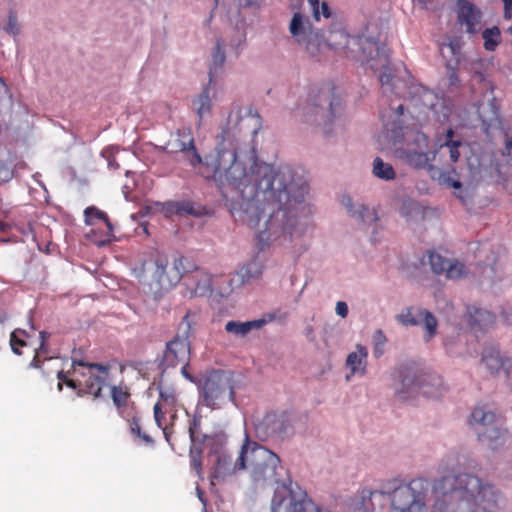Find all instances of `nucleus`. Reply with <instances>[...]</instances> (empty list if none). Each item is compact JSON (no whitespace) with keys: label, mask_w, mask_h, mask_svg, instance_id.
I'll return each mask as SVG.
<instances>
[{"label":"nucleus","mask_w":512,"mask_h":512,"mask_svg":"<svg viewBox=\"0 0 512 512\" xmlns=\"http://www.w3.org/2000/svg\"><path fill=\"white\" fill-rule=\"evenodd\" d=\"M180 207V215L189 214L199 216L200 213L195 209V204L192 201H180V204L175 205Z\"/></svg>","instance_id":"de8ad7c7"},{"label":"nucleus","mask_w":512,"mask_h":512,"mask_svg":"<svg viewBox=\"0 0 512 512\" xmlns=\"http://www.w3.org/2000/svg\"><path fill=\"white\" fill-rule=\"evenodd\" d=\"M198 405L219 410L232 403L236 406L233 378L223 370H211L198 381Z\"/></svg>","instance_id":"1a4fd4ad"},{"label":"nucleus","mask_w":512,"mask_h":512,"mask_svg":"<svg viewBox=\"0 0 512 512\" xmlns=\"http://www.w3.org/2000/svg\"><path fill=\"white\" fill-rule=\"evenodd\" d=\"M422 320L423 328L425 330L424 341L429 342L437 334L438 321L436 317L428 310L423 309L419 311Z\"/></svg>","instance_id":"473e14b6"},{"label":"nucleus","mask_w":512,"mask_h":512,"mask_svg":"<svg viewBox=\"0 0 512 512\" xmlns=\"http://www.w3.org/2000/svg\"><path fill=\"white\" fill-rule=\"evenodd\" d=\"M196 491H197V495H198L199 500L204 505V510H206V499L204 498L203 492L201 491V489L199 487L196 488Z\"/></svg>","instance_id":"680f3d73"},{"label":"nucleus","mask_w":512,"mask_h":512,"mask_svg":"<svg viewBox=\"0 0 512 512\" xmlns=\"http://www.w3.org/2000/svg\"><path fill=\"white\" fill-rule=\"evenodd\" d=\"M208 463L212 466V478L224 480L227 476L247 467V451H249V435L245 434L244 442L238 457L233 460V453L224 435H216L208 441Z\"/></svg>","instance_id":"6e6552de"},{"label":"nucleus","mask_w":512,"mask_h":512,"mask_svg":"<svg viewBox=\"0 0 512 512\" xmlns=\"http://www.w3.org/2000/svg\"><path fill=\"white\" fill-rule=\"evenodd\" d=\"M440 52L446 60H457L462 63V41L457 37L449 38V41L440 45Z\"/></svg>","instance_id":"7c9ffc66"},{"label":"nucleus","mask_w":512,"mask_h":512,"mask_svg":"<svg viewBox=\"0 0 512 512\" xmlns=\"http://www.w3.org/2000/svg\"><path fill=\"white\" fill-rule=\"evenodd\" d=\"M429 264L433 273L441 275L445 273L447 266L450 262L449 259L444 258L438 253L430 252L428 255Z\"/></svg>","instance_id":"c9c22d12"},{"label":"nucleus","mask_w":512,"mask_h":512,"mask_svg":"<svg viewBox=\"0 0 512 512\" xmlns=\"http://www.w3.org/2000/svg\"><path fill=\"white\" fill-rule=\"evenodd\" d=\"M73 372L84 378L79 384L72 379L66 380L69 388L77 390V396L92 395L94 399L101 397V391L107 384L109 366L100 363H88L83 360H72Z\"/></svg>","instance_id":"f8f14e48"},{"label":"nucleus","mask_w":512,"mask_h":512,"mask_svg":"<svg viewBox=\"0 0 512 512\" xmlns=\"http://www.w3.org/2000/svg\"><path fill=\"white\" fill-rule=\"evenodd\" d=\"M258 4V0H239L241 7H253Z\"/></svg>","instance_id":"052dcab7"},{"label":"nucleus","mask_w":512,"mask_h":512,"mask_svg":"<svg viewBox=\"0 0 512 512\" xmlns=\"http://www.w3.org/2000/svg\"><path fill=\"white\" fill-rule=\"evenodd\" d=\"M199 427V420L196 418L193 419L192 423L189 426V436L191 440V447L189 450L190 462L193 469L199 474L202 468V449L200 447L201 439L197 433V429Z\"/></svg>","instance_id":"c85d7f7f"},{"label":"nucleus","mask_w":512,"mask_h":512,"mask_svg":"<svg viewBox=\"0 0 512 512\" xmlns=\"http://www.w3.org/2000/svg\"><path fill=\"white\" fill-rule=\"evenodd\" d=\"M445 275L450 280H460L468 275V269L458 260H450Z\"/></svg>","instance_id":"f704fd0d"},{"label":"nucleus","mask_w":512,"mask_h":512,"mask_svg":"<svg viewBox=\"0 0 512 512\" xmlns=\"http://www.w3.org/2000/svg\"><path fill=\"white\" fill-rule=\"evenodd\" d=\"M49 336H50V333H48L46 331H41L39 333L40 340L45 342V343H46V340L49 338Z\"/></svg>","instance_id":"774afa93"},{"label":"nucleus","mask_w":512,"mask_h":512,"mask_svg":"<svg viewBox=\"0 0 512 512\" xmlns=\"http://www.w3.org/2000/svg\"><path fill=\"white\" fill-rule=\"evenodd\" d=\"M84 217L85 224L89 226L95 225L96 221L104 222L108 229L109 235H112L113 225L110 222L108 215L104 211L98 209L95 206H89L84 210Z\"/></svg>","instance_id":"2f4dec72"},{"label":"nucleus","mask_w":512,"mask_h":512,"mask_svg":"<svg viewBox=\"0 0 512 512\" xmlns=\"http://www.w3.org/2000/svg\"><path fill=\"white\" fill-rule=\"evenodd\" d=\"M482 38L485 50L492 52L501 42V31L498 26L486 28L482 32Z\"/></svg>","instance_id":"72a5a7b5"},{"label":"nucleus","mask_w":512,"mask_h":512,"mask_svg":"<svg viewBox=\"0 0 512 512\" xmlns=\"http://www.w3.org/2000/svg\"><path fill=\"white\" fill-rule=\"evenodd\" d=\"M130 430L133 434H136L138 437H140L142 440H144L146 443L151 444L153 443V439L146 433H143L141 431L139 420L136 418H133L132 423L130 425Z\"/></svg>","instance_id":"49530a36"},{"label":"nucleus","mask_w":512,"mask_h":512,"mask_svg":"<svg viewBox=\"0 0 512 512\" xmlns=\"http://www.w3.org/2000/svg\"><path fill=\"white\" fill-rule=\"evenodd\" d=\"M180 204V201H169L164 203V210L168 214H177L180 215V207H176L175 205Z\"/></svg>","instance_id":"5fc2aeb1"},{"label":"nucleus","mask_w":512,"mask_h":512,"mask_svg":"<svg viewBox=\"0 0 512 512\" xmlns=\"http://www.w3.org/2000/svg\"><path fill=\"white\" fill-rule=\"evenodd\" d=\"M482 12L473 3L467 0H457V19L461 25H465L466 33L475 34Z\"/></svg>","instance_id":"f3484780"},{"label":"nucleus","mask_w":512,"mask_h":512,"mask_svg":"<svg viewBox=\"0 0 512 512\" xmlns=\"http://www.w3.org/2000/svg\"><path fill=\"white\" fill-rule=\"evenodd\" d=\"M13 174L14 170L12 165L0 159V181H9L10 179H12Z\"/></svg>","instance_id":"a18cd8bd"},{"label":"nucleus","mask_w":512,"mask_h":512,"mask_svg":"<svg viewBox=\"0 0 512 512\" xmlns=\"http://www.w3.org/2000/svg\"><path fill=\"white\" fill-rule=\"evenodd\" d=\"M308 3L313 13V17L317 21L320 20V16H323L326 19L331 17V10L327 2H322L320 4V0H308Z\"/></svg>","instance_id":"4c0bfd02"},{"label":"nucleus","mask_w":512,"mask_h":512,"mask_svg":"<svg viewBox=\"0 0 512 512\" xmlns=\"http://www.w3.org/2000/svg\"><path fill=\"white\" fill-rule=\"evenodd\" d=\"M271 512H332L316 504L297 482L288 481L274 490Z\"/></svg>","instance_id":"9d476101"},{"label":"nucleus","mask_w":512,"mask_h":512,"mask_svg":"<svg viewBox=\"0 0 512 512\" xmlns=\"http://www.w3.org/2000/svg\"><path fill=\"white\" fill-rule=\"evenodd\" d=\"M396 319L399 323L406 327L418 326L420 324V320L413 315L411 307L404 309L400 314L396 316Z\"/></svg>","instance_id":"a19ab883"},{"label":"nucleus","mask_w":512,"mask_h":512,"mask_svg":"<svg viewBox=\"0 0 512 512\" xmlns=\"http://www.w3.org/2000/svg\"><path fill=\"white\" fill-rule=\"evenodd\" d=\"M388 120L383 124L384 137L395 147V156L414 169L431 171V162L437 151L428 152L429 139L417 127L407 124L409 114L405 113L402 103L389 104Z\"/></svg>","instance_id":"7ed1b4c3"},{"label":"nucleus","mask_w":512,"mask_h":512,"mask_svg":"<svg viewBox=\"0 0 512 512\" xmlns=\"http://www.w3.org/2000/svg\"><path fill=\"white\" fill-rule=\"evenodd\" d=\"M443 182L444 183H447L448 185H450L451 187H453L454 189H460L462 187V183L459 181V180H455V179H452L451 177H445L443 179Z\"/></svg>","instance_id":"4d7b16f0"},{"label":"nucleus","mask_w":512,"mask_h":512,"mask_svg":"<svg viewBox=\"0 0 512 512\" xmlns=\"http://www.w3.org/2000/svg\"><path fill=\"white\" fill-rule=\"evenodd\" d=\"M302 120L309 124H320L323 120V131L326 137L332 134L331 126L339 121L343 111L342 100L335 94V88L325 85L320 89H312L305 105L296 108Z\"/></svg>","instance_id":"423d86ee"},{"label":"nucleus","mask_w":512,"mask_h":512,"mask_svg":"<svg viewBox=\"0 0 512 512\" xmlns=\"http://www.w3.org/2000/svg\"><path fill=\"white\" fill-rule=\"evenodd\" d=\"M329 42L337 49H342L362 65L369 66L373 71L381 70L379 82L385 96L395 95L410 101L416 107H427L433 119L446 124L452 113L450 99L439 96L433 91L416 82L402 62L390 65L386 46L380 45L372 37L349 35L344 30L332 32Z\"/></svg>","instance_id":"f03ea898"},{"label":"nucleus","mask_w":512,"mask_h":512,"mask_svg":"<svg viewBox=\"0 0 512 512\" xmlns=\"http://www.w3.org/2000/svg\"><path fill=\"white\" fill-rule=\"evenodd\" d=\"M253 425L255 436L260 441H283L294 433L292 416L286 411L266 413Z\"/></svg>","instance_id":"ddd939ff"},{"label":"nucleus","mask_w":512,"mask_h":512,"mask_svg":"<svg viewBox=\"0 0 512 512\" xmlns=\"http://www.w3.org/2000/svg\"><path fill=\"white\" fill-rule=\"evenodd\" d=\"M289 31L298 44L305 45L306 49L312 55L314 54V47L311 43V24L300 12L294 13L290 21Z\"/></svg>","instance_id":"dca6fc26"},{"label":"nucleus","mask_w":512,"mask_h":512,"mask_svg":"<svg viewBox=\"0 0 512 512\" xmlns=\"http://www.w3.org/2000/svg\"><path fill=\"white\" fill-rule=\"evenodd\" d=\"M29 368H35V369L40 368V364H39L37 355H35L34 358L32 359V361L30 362Z\"/></svg>","instance_id":"e2e57ef3"},{"label":"nucleus","mask_w":512,"mask_h":512,"mask_svg":"<svg viewBox=\"0 0 512 512\" xmlns=\"http://www.w3.org/2000/svg\"><path fill=\"white\" fill-rule=\"evenodd\" d=\"M195 316L191 310H187L181 322L178 325L175 336L166 343L165 350L159 361V368L165 373L170 368H175L182 362L189 361L191 354L190 337L192 336V327Z\"/></svg>","instance_id":"9b49d317"},{"label":"nucleus","mask_w":512,"mask_h":512,"mask_svg":"<svg viewBox=\"0 0 512 512\" xmlns=\"http://www.w3.org/2000/svg\"><path fill=\"white\" fill-rule=\"evenodd\" d=\"M335 312L341 318H346L348 313H349V309H348L347 303L344 302V301H338L336 303Z\"/></svg>","instance_id":"603ef678"},{"label":"nucleus","mask_w":512,"mask_h":512,"mask_svg":"<svg viewBox=\"0 0 512 512\" xmlns=\"http://www.w3.org/2000/svg\"><path fill=\"white\" fill-rule=\"evenodd\" d=\"M274 319V315L269 314L267 319L259 318L245 322L231 320L226 323L225 331L235 337L245 338L251 331L261 329L269 321H273Z\"/></svg>","instance_id":"4be33fe9"},{"label":"nucleus","mask_w":512,"mask_h":512,"mask_svg":"<svg viewBox=\"0 0 512 512\" xmlns=\"http://www.w3.org/2000/svg\"><path fill=\"white\" fill-rule=\"evenodd\" d=\"M225 44L221 38L216 40L215 46L211 53V62L208 72V80L216 82L217 77L221 74L226 62Z\"/></svg>","instance_id":"cd10ccee"},{"label":"nucleus","mask_w":512,"mask_h":512,"mask_svg":"<svg viewBox=\"0 0 512 512\" xmlns=\"http://www.w3.org/2000/svg\"><path fill=\"white\" fill-rule=\"evenodd\" d=\"M118 151L117 146H107L101 151V157L107 161V166L110 170H117L119 168V164L115 159Z\"/></svg>","instance_id":"ea45409f"},{"label":"nucleus","mask_w":512,"mask_h":512,"mask_svg":"<svg viewBox=\"0 0 512 512\" xmlns=\"http://www.w3.org/2000/svg\"><path fill=\"white\" fill-rule=\"evenodd\" d=\"M160 397L165 402L174 401V391L171 388H162L160 387Z\"/></svg>","instance_id":"6e6d98bb"},{"label":"nucleus","mask_w":512,"mask_h":512,"mask_svg":"<svg viewBox=\"0 0 512 512\" xmlns=\"http://www.w3.org/2000/svg\"><path fill=\"white\" fill-rule=\"evenodd\" d=\"M57 378L60 380V381H65L68 379L67 378V375L64 371L60 370L57 372Z\"/></svg>","instance_id":"338daca9"},{"label":"nucleus","mask_w":512,"mask_h":512,"mask_svg":"<svg viewBox=\"0 0 512 512\" xmlns=\"http://www.w3.org/2000/svg\"><path fill=\"white\" fill-rule=\"evenodd\" d=\"M507 429L503 427L501 421L493 427L486 429L484 435H477L478 440L488 448L496 450L505 443Z\"/></svg>","instance_id":"bb28decb"},{"label":"nucleus","mask_w":512,"mask_h":512,"mask_svg":"<svg viewBox=\"0 0 512 512\" xmlns=\"http://www.w3.org/2000/svg\"><path fill=\"white\" fill-rule=\"evenodd\" d=\"M503 317L508 325H512V306L503 310Z\"/></svg>","instance_id":"bf43d9fd"},{"label":"nucleus","mask_w":512,"mask_h":512,"mask_svg":"<svg viewBox=\"0 0 512 512\" xmlns=\"http://www.w3.org/2000/svg\"><path fill=\"white\" fill-rule=\"evenodd\" d=\"M398 378L395 396L401 402L413 404L420 396L439 398L446 390L439 374L412 363L399 368Z\"/></svg>","instance_id":"39448f33"},{"label":"nucleus","mask_w":512,"mask_h":512,"mask_svg":"<svg viewBox=\"0 0 512 512\" xmlns=\"http://www.w3.org/2000/svg\"><path fill=\"white\" fill-rule=\"evenodd\" d=\"M181 364H183V365H182V367H181V374H182V376H183L186 380H188L189 382H191V383H195V384H197V385H198V381H199V379H197L195 376H193L192 374H190V373L188 372V370H187V367H188V365H189V361L182 362Z\"/></svg>","instance_id":"864d4df0"},{"label":"nucleus","mask_w":512,"mask_h":512,"mask_svg":"<svg viewBox=\"0 0 512 512\" xmlns=\"http://www.w3.org/2000/svg\"><path fill=\"white\" fill-rule=\"evenodd\" d=\"M387 337L381 329H377L372 336L373 356L378 359L385 353Z\"/></svg>","instance_id":"e433bc0d"},{"label":"nucleus","mask_w":512,"mask_h":512,"mask_svg":"<svg viewBox=\"0 0 512 512\" xmlns=\"http://www.w3.org/2000/svg\"><path fill=\"white\" fill-rule=\"evenodd\" d=\"M505 147L508 151V154L512 151V137H508L505 141Z\"/></svg>","instance_id":"69168bd1"},{"label":"nucleus","mask_w":512,"mask_h":512,"mask_svg":"<svg viewBox=\"0 0 512 512\" xmlns=\"http://www.w3.org/2000/svg\"><path fill=\"white\" fill-rule=\"evenodd\" d=\"M253 117H243L234 107L219 126L215 148L202 157L189 133L178 130L176 139L165 145H154L159 153L183 152L189 164L208 180L230 185L235 195L223 192L225 206L235 218L248 226L259 225L268 207L274 208L256 235V246L265 251L272 246L300 257L308 250L306 234L311 208L306 202L307 180L289 166L275 168L260 161L256 148L244 141L257 129L246 132Z\"/></svg>","instance_id":"f257e3e1"},{"label":"nucleus","mask_w":512,"mask_h":512,"mask_svg":"<svg viewBox=\"0 0 512 512\" xmlns=\"http://www.w3.org/2000/svg\"><path fill=\"white\" fill-rule=\"evenodd\" d=\"M342 204L347 210L348 215L362 226H376L379 221L378 213L374 208L369 207L363 202H355L350 196L343 197Z\"/></svg>","instance_id":"4468645a"},{"label":"nucleus","mask_w":512,"mask_h":512,"mask_svg":"<svg viewBox=\"0 0 512 512\" xmlns=\"http://www.w3.org/2000/svg\"><path fill=\"white\" fill-rule=\"evenodd\" d=\"M216 82L208 80L202 88V91L192 99V107L199 119H203L211 114L212 97L215 95Z\"/></svg>","instance_id":"5701e85b"},{"label":"nucleus","mask_w":512,"mask_h":512,"mask_svg":"<svg viewBox=\"0 0 512 512\" xmlns=\"http://www.w3.org/2000/svg\"><path fill=\"white\" fill-rule=\"evenodd\" d=\"M154 419L157 424V426L161 429L165 427L166 425L163 424V420L165 419L164 413L161 410L160 404L156 403L154 405Z\"/></svg>","instance_id":"3c124183"},{"label":"nucleus","mask_w":512,"mask_h":512,"mask_svg":"<svg viewBox=\"0 0 512 512\" xmlns=\"http://www.w3.org/2000/svg\"><path fill=\"white\" fill-rule=\"evenodd\" d=\"M254 484L269 486L276 484L275 490L288 481H293L286 472V477L281 478L284 468L280 457L255 441L249 439V451H247V467Z\"/></svg>","instance_id":"0eeeda50"},{"label":"nucleus","mask_w":512,"mask_h":512,"mask_svg":"<svg viewBox=\"0 0 512 512\" xmlns=\"http://www.w3.org/2000/svg\"><path fill=\"white\" fill-rule=\"evenodd\" d=\"M446 69H447V78L448 84L451 87H457L459 85V77H458V69H460L461 64L457 62V60H446Z\"/></svg>","instance_id":"58836bf2"},{"label":"nucleus","mask_w":512,"mask_h":512,"mask_svg":"<svg viewBox=\"0 0 512 512\" xmlns=\"http://www.w3.org/2000/svg\"><path fill=\"white\" fill-rule=\"evenodd\" d=\"M493 286L496 283V268L494 265H488L483 269L482 284Z\"/></svg>","instance_id":"c03bdc74"},{"label":"nucleus","mask_w":512,"mask_h":512,"mask_svg":"<svg viewBox=\"0 0 512 512\" xmlns=\"http://www.w3.org/2000/svg\"><path fill=\"white\" fill-rule=\"evenodd\" d=\"M482 362L491 373H499L501 370L509 369L508 359L504 358L498 347L487 345L482 352Z\"/></svg>","instance_id":"a878e982"},{"label":"nucleus","mask_w":512,"mask_h":512,"mask_svg":"<svg viewBox=\"0 0 512 512\" xmlns=\"http://www.w3.org/2000/svg\"><path fill=\"white\" fill-rule=\"evenodd\" d=\"M186 285L191 288L196 296H207L212 293V276L205 269L199 268L194 264L191 271H187L183 277Z\"/></svg>","instance_id":"2eb2a0df"},{"label":"nucleus","mask_w":512,"mask_h":512,"mask_svg":"<svg viewBox=\"0 0 512 512\" xmlns=\"http://www.w3.org/2000/svg\"><path fill=\"white\" fill-rule=\"evenodd\" d=\"M18 334H21V335H26V331L25 330H22V329H16L14 330L11 335H10V345L13 344L14 346H25L26 345V342L19 338L18 337Z\"/></svg>","instance_id":"8fccbe9b"},{"label":"nucleus","mask_w":512,"mask_h":512,"mask_svg":"<svg viewBox=\"0 0 512 512\" xmlns=\"http://www.w3.org/2000/svg\"><path fill=\"white\" fill-rule=\"evenodd\" d=\"M501 421L497 415L485 407H475L471 412L469 425L476 435H484L486 429Z\"/></svg>","instance_id":"6ab92c4d"},{"label":"nucleus","mask_w":512,"mask_h":512,"mask_svg":"<svg viewBox=\"0 0 512 512\" xmlns=\"http://www.w3.org/2000/svg\"><path fill=\"white\" fill-rule=\"evenodd\" d=\"M47 351H48V347H47L46 343L43 341H40V345H39L38 349L36 350V354L38 352L47 353Z\"/></svg>","instance_id":"0e129e2a"},{"label":"nucleus","mask_w":512,"mask_h":512,"mask_svg":"<svg viewBox=\"0 0 512 512\" xmlns=\"http://www.w3.org/2000/svg\"><path fill=\"white\" fill-rule=\"evenodd\" d=\"M372 174L375 178L385 182L393 181L396 178V171L392 164L385 162L379 156L373 159Z\"/></svg>","instance_id":"c756f323"},{"label":"nucleus","mask_w":512,"mask_h":512,"mask_svg":"<svg viewBox=\"0 0 512 512\" xmlns=\"http://www.w3.org/2000/svg\"><path fill=\"white\" fill-rule=\"evenodd\" d=\"M504 18L506 20L512 19V0L504 5Z\"/></svg>","instance_id":"13d9d810"},{"label":"nucleus","mask_w":512,"mask_h":512,"mask_svg":"<svg viewBox=\"0 0 512 512\" xmlns=\"http://www.w3.org/2000/svg\"><path fill=\"white\" fill-rule=\"evenodd\" d=\"M4 31L12 36H17L20 33V26L17 20V16L13 11H11L8 15L7 24L4 27Z\"/></svg>","instance_id":"37998d69"},{"label":"nucleus","mask_w":512,"mask_h":512,"mask_svg":"<svg viewBox=\"0 0 512 512\" xmlns=\"http://www.w3.org/2000/svg\"><path fill=\"white\" fill-rule=\"evenodd\" d=\"M111 397L113 403L118 407H122L126 405L129 394L124 391L121 387L112 386L111 387Z\"/></svg>","instance_id":"79ce46f5"},{"label":"nucleus","mask_w":512,"mask_h":512,"mask_svg":"<svg viewBox=\"0 0 512 512\" xmlns=\"http://www.w3.org/2000/svg\"><path fill=\"white\" fill-rule=\"evenodd\" d=\"M465 317L470 327L475 331H486L490 329L496 321L494 313L475 306L467 307Z\"/></svg>","instance_id":"aec40b11"},{"label":"nucleus","mask_w":512,"mask_h":512,"mask_svg":"<svg viewBox=\"0 0 512 512\" xmlns=\"http://www.w3.org/2000/svg\"><path fill=\"white\" fill-rule=\"evenodd\" d=\"M246 35L244 32L236 31L234 37L231 39L229 45L236 51V55H239L238 49L245 43Z\"/></svg>","instance_id":"09e8293b"},{"label":"nucleus","mask_w":512,"mask_h":512,"mask_svg":"<svg viewBox=\"0 0 512 512\" xmlns=\"http://www.w3.org/2000/svg\"><path fill=\"white\" fill-rule=\"evenodd\" d=\"M438 152L449 154L451 163H456L461 155L460 148L463 147V143L460 139H454V131L452 128H448L443 135L437 138Z\"/></svg>","instance_id":"393cba45"},{"label":"nucleus","mask_w":512,"mask_h":512,"mask_svg":"<svg viewBox=\"0 0 512 512\" xmlns=\"http://www.w3.org/2000/svg\"><path fill=\"white\" fill-rule=\"evenodd\" d=\"M478 115L484 133L489 134L490 130L502 129L500 109L494 97L487 104L478 107Z\"/></svg>","instance_id":"a211bd4d"},{"label":"nucleus","mask_w":512,"mask_h":512,"mask_svg":"<svg viewBox=\"0 0 512 512\" xmlns=\"http://www.w3.org/2000/svg\"><path fill=\"white\" fill-rule=\"evenodd\" d=\"M193 268L194 263L186 257L176 256L170 263L165 253L151 249L143 254L133 273L140 283L148 286L153 299L159 300Z\"/></svg>","instance_id":"20e7f679"},{"label":"nucleus","mask_w":512,"mask_h":512,"mask_svg":"<svg viewBox=\"0 0 512 512\" xmlns=\"http://www.w3.org/2000/svg\"><path fill=\"white\" fill-rule=\"evenodd\" d=\"M368 350L362 344H357L355 351L350 352L346 358V367L352 376H364L367 373Z\"/></svg>","instance_id":"b1692460"},{"label":"nucleus","mask_w":512,"mask_h":512,"mask_svg":"<svg viewBox=\"0 0 512 512\" xmlns=\"http://www.w3.org/2000/svg\"><path fill=\"white\" fill-rule=\"evenodd\" d=\"M263 271V261L258 257H255L236 272L231 282L235 283L237 286L250 284L254 280L259 279L262 276Z\"/></svg>","instance_id":"412c9836"}]
</instances>
